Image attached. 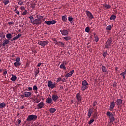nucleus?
Returning a JSON list of instances; mask_svg holds the SVG:
<instances>
[{
  "instance_id": "20e7f679",
  "label": "nucleus",
  "mask_w": 126,
  "mask_h": 126,
  "mask_svg": "<svg viewBox=\"0 0 126 126\" xmlns=\"http://www.w3.org/2000/svg\"><path fill=\"white\" fill-rule=\"evenodd\" d=\"M112 42H113L112 38L110 37L109 38H108L106 42L105 48H106V49H109V48H110V46L112 45Z\"/></svg>"
},
{
  "instance_id": "2eb2a0df",
  "label": "nucleus",
  "mask_w": 126,
  "mask_h": 126,
  "mask_svg": "<svg viewBox=\"0 0 126 126\" xmlns=\"http://www.w3.org/2000/svg\"><path fill=\"white\" fill-rule=\"evenodd\" d=\"M22 36V34H18L17 35H16L15 37H13V38L11 39V41L12 42L13 41H16V40H18L19 38H20Z\"/></svg>"
},
{
  "instance_id": "9b49d317",
  "label": "nucleus",
  "mask_w": 126,
  "mask_h": 126,
  "mask_svg": "<svg viewBox=\"0 0 126 126\" xmlns=\"http://www.w3.org/2000/svg\"><path fill=\"white\" fill-rule=\"evenodd\" d=\"M60 32L63 36H67L68 35V31L66 30H61Z\"/></svg>"
},
{
  "instance_id": "1a4fd4ad",
  "label": "nucleus",
  "mask_w": 126,
  "mask_h": 126,
  "mask_svg": "<svg viewBox=\"0 0 126 126\" xmlns=\"http://www.w3.org/2000/svg\"><path fill=\"white\" fill-rule=\"evenodd\" d=\"M44 23L47 25H53L54 24H56V23H57V21L56 20L45 21Z\"/></svg>"
},
{
  "instance_id": "f03ea898",
  "label": "nucleus",
  "mask_w": 126,
  "mask_h": 126,
  "mask_svg": "<svg viewBox=\"0 0 126 126\" xmlns=\"http://www.w3.org/2000/svg\"><path fill=\"white\" fill-rule=\"evenodd\" d=\"M106 115L108 117V119L110 120V124L113 123V122H115V119L113 113H111V112L108 111L106 113Z\"/></svg>"
},
{
  "instance_id": "680f3d73",
  "label": "nucleus",
  "mask_w": 126,
  "mask_h": 126,
  "mask_svg": "<svg viewBox=\"0 0 126 126\" xmlns=\"http://www.w3.org/2000/svg\"><path fill=\"white\" fill-rule=\"evenodd\" d=\"M52 40L54 42H55V43H57V42H58V41L57 40V39H56V38H53Z\"/></svg>"
},
{
  "instance_id": "338daca9",
  "label": "nucleus",
  "mask_w": 126,
  "mask_h": 126,
  "mask_svg": "<svg viewBox=\"0 0 126 126\" xmlns=\"http://www.w3.org/2000/svg\"><path fill=\"white\" fill-rule=\"evenodd\" d=\"M24 108V105H22V106H21V109L22 110H23Z\"/></svg>"
},
{
  "instance_id": "f3484780",
  "label": "nucleus",
  "mask_w": 126,
  "mask_h": 126,
  "mask_svg": "<svg viewBox=\"0 0 126 126\" xmlns=\"http://www.w3.org/2000/svg\"><path fill=\"white\" fill-rule=\"evenodd\" d=\"M52 99L54 102H57V100L59 99V96L57 94H52Z\"/></svg>"
},
{
  "instance_id": "603ef678",
  "label": "nucleus",
  "mask_w": 126,
  "mask_h": 126,
  "mask_svg": "<svg viewBox=\"0 0 126 126\" xmlns=\"http://www.w3.org/2000/svg\"><path fill=\"white\" fill-rule=\"evenodd\" d=\"M116 86H117V82L116 81H115L113 82V87H116Z\"/></svg>"
},
{
  "instance_id": "4c0bfd02",
  "label": "nucleus",
  "mask_w": 126,
  "mask_h": 126,
  "mask_svg": "<svg viewBox=\"0 0 126 126\" xmlns=\"http://www.w3.org/2000/svg\"><path fill=\"white\" fill-rule=\"evenodd\" d=\"M113 27V26H111V25H109V26H108L106 28V30H109V31H111V30H112V28Z\"/></svg>"
},
{
  "instance_id": "4468645a",
  "label": "nucleus",
  "mask_w": 126,
  "mask_h": 126,
  "mask_svg": "<svg viewBox=\"0 0 126 126\" xmlns=\"http://www.w3.org/2000/svg\"><path fill=\"white\" fill-rule=\"evenodd\" d=\"M73 73H74V70H72L71 71L69 72V73L66 74L65 77L66 78L71 77V76H72Z\"/></svg>"
},
{
  "instance_id": "aec40b11",
  "label": "nucleus",
  "mask_w": 126,
  "mask_h": 126,
  "mask_svg": "<svg viewBox=\"0 0 126 126\" xmlns=\"http://www.w3.org/2000/svg\"><path fill=\"white\" fill-rule=\"evenodd\" d=\"M44 106H45V103L43 102H41L37 104V109H42Z\"/></svg>"
},
{
  "instance_id": "9d476101",
  "label": "nucleus",
  "mask_w": 126,
  "mask_h": 126,
  "mask_svg": "<svg viewBox=\"0 0 126 126\" xmlns=\"http://www.w3.org/2000/svg\"><path fill=\"white\" fill-rule=\"evenodd\" d=\"M86 14L87 15L88 17H89V18L91 20L94 18V16H93V15H92V13L88 10L86 11Z\"/></svg>"
},
{
  "instance_id": "37998d69",
  "label": "nucleus",
  "mask_w": 126,
  "mask_h": 126,
  "mask_svg": "<svg viewBox=\"0 0 126 126\" xmlns=\"http://www.w3.org/2000/svg\"><path fill=\"white\" fill-rule=\"evenodd\" d=\"M34 101H35V103H40V102H41V99H38V98H35Z\"/></svg>"
},
{
  "instance_id": "4be33fe9",
  "label": "nucleus",
  "mask_w": 126,
  "mask_h": 126,
  "mask_svg": "<svg viewBox=\"0 0 126 126\" xmlns=\"http://www.w3.org/2000/svg\"><path fill=\"white\" fill-rule=\"evenodd\" d=\"M46 102L48 104H52V102H53V99H52V98H47L46 99Z\"/></svg>"
},
{
  "instance_id": "423d86ee",
  "label": "nucleus",
  "mask_w": 126,
  "mask_h": 126,
  "mask_svg": "<svg viewBox=\"0 0 126 126\" xmlns=\"http://www.w3.org/2000/svg\"><path fill=\"white\" fill-rule=\"evenodd\" d=\"M42 22H43L42 20L40 19H36L33 21L32 25H40L42 24Z\"/></svg>"
},
{
  "instance_id": "6e6552de",
  "label": "nucleus",
  "mask_w": 126,
  "mask_h": 126,
  "mask_svg": "<svg viewBox=\"0 0 126 126\" xmlns=\"http://www.w3.org/2000/svg\"><path fill=\"white\" fill-rule=\"evenodd\" d=\"M76 98L78 101L77 104H80V103H82V97H81V95H80V93L76 94Z\"/></svg>"
},
{
  "instance_id": "e433bc0d",
  "label": "nucleus",
  "mask_w": 126,
  "mask_h": 126,
  "mask_svg": "<svg viewBox=\"0 0 126 126\" xmlns=\"http://www.w3.org/2000/svg\"><path fill=\"white\" fill-rule=\"evenodd\" d=\"M29 19H30L31 23L32 24L33 22H34V17L32 16L29 17Z\"/></svg>"
},
{
  "instance_id": "412c9836",
  "label": "nucleus",
  "mask_w": 126,
  "mask_h": 126,
  "mask_svg": "<svg viewBox=\"0 0 126 126\" xmlns=\"http://www.w3.org/2000/svg\"><path fill=\"white\" fill-rule=\"evenodd\" d=\"M54 44L58 45V46H62V47H64V43L61 41H59L58 42H54Z\"/></svg>"
},
{
  "instance_id": "ddd939ff",
  "label": "nucleus",
  "mask_w": 126,
  "mask_h": 126,
  "mask_svg": "<svg viewBox=\"0 0 126 126\" xmlns=\"http://www.w3.org/2000/svg\"><path fill=\"white\" fill-rule=\"evenodd\" d=\"M115 101H112L110 103V105L109 106L110 111H113L114 110V108H115Z\"/></svg>"
},
{
  "instance_id": "774afa93",
  "label": "nucleus",
  "mask_w": 126,
  "mask_h": 126,
  "mask_svg": "<svg viewBox=\"0 0 126 126\" xmlns=\"http://www.w3.org/2000/svg\"><path fill=\"white\" fill-rule=\"evenodd\" d=\"M123 73H124V74H126V69H125V71L123 72Z\"/></svg>"
},
{
  "instance_id": "2f4dec72",
  "label": "nucleus",
  "mask_w": 126,
  "mask_h": 126,
  "mask_svg": "<svg viewBox=\"0 0 126 126\" xmlns=\"http://www.w3.org/2000/svg\"><path fill=\"white\" fill-rule=\"evenodd\" d=\"M60 68H62V69H63L64 70L65 69H66V67H65V65L63 64V63H61V64L60 65Z\"/></svg>"
},
{
  "instance_id": "393cba45",
  "label": "nucleus",
  "mask_w": 126,
  "mask_h": 126,
  "mask_svg": "<svg viewBox=\"0 0 126 126\" xmlns=\"http://www.w3.org/2000/svg\"><path fill=\"white\" fill-rule=\"evenodd\" d=\"M103 6H104V8H105L106 9H110V8H111V7H112V6L111 5L107 4H104Z\"/></svg>"
},
{
  "instance_id": "49530a36",
  "label": "nucleus",
  "mask_w": 126,
  "mask_h": 126,
  "mask_svg": "<svg viewBox=\"0 0 126 126\" xmlns=\"http://www.w3.org/2000/svg\"><path fill=\"white\" fill-rule=\"evenodd\" d=\"M125 73H124V72H122V73H121L120 74V75H121V76H123V79H126V76H125Z\"/></svg>"
},
{
  "instance_id": "f704fd0d",
  "label": "nucleus",
  "mask_w": 126,
  "mask_h": 126,
  "mask_svg": "<svg viewBox=\"0 0 126 126\" xmlns=\"http://www.w3.org/2000/svg\"><path fill=\"white\" fill-rule=\"evenodd\" d=\"M0 37L1 39H4L5 38V35L3 34V32H0Z\"/></svg>"
},
{
  "instance_id": "a18cd8bd",
  "label": "nucleus",
  "mask_w": 126,
  "mask_h": 126,
  "mask_svg": "<svg viewBox=\"0 0 126 126\" xmlns=\"http://www.w3.org/2000/svg\"><path fill=\"white\" fill-rule=\"evenodd\" d=\"M16 62V63H20L19 62H20V58L19 57H17Z\"/></svg>"
},
{
  "instance_id": "8fccbe9b",
  "label": "nucleus",
  "mask_w": 126,
  "mask_h": 126,
  "mask_svg": "<svg viewBox=\"0 0 126 126\" xmlns=\"http://www.w3.org/2000/svg\"><path fill=\"white\" fill-rule=\"evenodd\" d=\"M92 123H94V119H92L90 121H89L88 124L89 125H91Z\"/></svg>"
},
{
  "instance_id": "6ab92c4d",
  "label": "nucleus",
  "mask_w": 126,
  "mask_h": 126,
  "mask_svg": "<svg viewBox=\"0 0 126 126\" xmlns=\"http://www.w3.org/2000/svg\"><path fill=\"white\" fill-rule=\"evenodd\" d=\"M122 104H123V99H117L116 100V105L119 107Z\"/></svg>"
},
{
  "instance_id": "7c9ffc66",
  "label": "nucleus",
  "mask_w": 126,
  "mask_h": 126,
  "mask_svg": "<svg viewBox=\"0 0 126 126\" xmlns=\"http://www.w3.org/2000/svg\"><path fill=\"white\" fill-rule=\"evenodd\" d=\"M21 65V63L20 62H15L14 63V65L15 66V67H18L19 65Z\"/></svg>"
},
{
  "instance_id": "c9c22d12",
  "label": "nucleus",
  "mask_w": 126,
  "mask_h": 126,
  "mask_svg": "<svg viewBox=\"0 0 126 126\" xmlns=\"http://www.w3.org/2000/svg\"><path fill=\"white\" fill-rule=\"evenodd\" d=\"M116 18H117V16L115 15H112L110 17V20H115V19H116Z\"/></svg>"
},
{
  "instance_id": "4d7b16f0",
  "label": "nucleus",
  "mask_w": 126,
  "mask_h": 126,
  "mask_svg": "<svg viewBox=\"0 0 126 126\" xmlns=\"http://www.w3.org/2000/svg\"><path fill=\"white\" fill-rule=\"evenodd\" d=\"M3 75H6L7 74V71H5L3 73Z\"/></svg>"
},
{
  "instance_id": "09e8293b",
  "label": "nucleus",
  "mask_w": 126,
  "mask_h": 126,
  "mask_svg": "<svg viewBox=\"0 0 126 126\" xmlns=\"http://www.w3.org/2000/svg\"><path fill=\"white\" fill-rule=\"evenodd\" d=\"M18 4H19V5H22V4H23V1L20 0L18 2Z\"/></svg>"
},
{
  "instance_id": "a19ab883",
  "label": "nucleus",
  "mask_w": 126,
  "mask_h": 126,
  "mask_svg": "<svg viewBox=\"0 0 126 126\" xmlns=\"http://www.w3.org/2000/svg\"><path fill=\"white\" fill-rule=\"evenodd\" d=\"M102 56L104 58H106V56H108V52L107 51L103 52Z\"/></svg>"
},
{
  "instance_id": "7ed1b4c3",
  "label": "nucleus",
  "mask_w": 126,
  "mask_h": 126,
  "mask_svg": "<svg viewBox=\"0 0 126 126\" xmlns=\"http://www.w3.org/2000/svg\"><path fill=\"white\" fill-rule=\"evenodd\" d=\"M37 118L38 116H37V115H30L28 116L27 118V122H31L32 121L34 122V121H36Z\"/></svg>"
},
{
  "instance_id": "e2e57ef3",
  "label": "nucleus",
  "mask_w": 126,
  "mask_h": 126,
  "mask_svg": "<svg viewBox=\"0 0 126 126\" xmlns=\"http://www.w3.org/2000/svg\"><path fill=\"white\" fill-rule=\"evenodd\" d=\"M21 97L22 98V99H24V98L25 97L24 94H23L21 95Z\"/></svg>"
},
{
  "instance_id": "dca6fc26",
  "label": "nucleus",
  "mask_w": 126,
  "mask_h": 126,
  "mask_svg": "<svg viewBox=\"0 0 126 126\" xmlns=\"http://www.w3.org/2000/svg\"><path fill=\"white\" fill-rule=\"evenodd\" d=\"M7 44H9V39L5 38V40L3 41L2 46V47H5V45H7Z\"/></svg>"
},
{
  "instance_id": "5fc2aeb1",
  "label": "nucleus",
  "mask_w": 126,
  "mask_h": 126,
  "mask_svg": "<svg viewBox=\"0 0 126 126\" xmlns=\"http://www.w3.org/2000/svg\"><path fill=\"white\" fill-rule=\"evenodd\" d=\"M61 80H62V78H60V77H59V78H57V80L56 82H60V81H61Z\"/></svg>"
},
{
  "instance_id": "c756f323",
  "label": "nucleus",
  "mask_w": 126,
  "mask_h": 126,
  "mask_svg": "<svg viewBox=\"0 0 126 126\" xmlns=\"http://www.w3.org/2000/svg\"><path fill=\"white\" fill-rule=\"evenodd\" d=\"M68 20L70 23H72L74 21V19L72 16H69L68 17Z\"/></svg>"
},
{
  "instance_id": "864d4df0",
  "label": "nucleus",
  "mask_w": 126,
  "mask_h": 126,
  "mask_svg": "<svg viewBox=\"0 0 126 126\" xmlns=\"http://www.w3.org/2000/svg\"><path fill=\"white\" fill-rule=\"evenodd\" d=\"M27 14V10H25L22 13V15H26Z\"/></svg>"
},
{
  "instance_id": "79ce46f5",
  "label": "nucleus",
  "mask_w": 126,
  "mask_h": 126,
  "mask_svg": "<svg viewBox=\"0 0 126 126\" xmlns=\"http://www.w3.org/2000/svg\"><path fill=\"white\" fill-rule=\"evenodd\" d=\"M39 73H40V68H38V69H36L35 70L34 73H35L36 74H39Z\"/></svg>"
},
{
  "instance_id": "473e14b6",
  "label": "nucleus",
  "mask_w": 126,
  "mask_h": 126,
  "mask_svg": "<svg viewBox=\"0 0 126 126\" xmlns=\"http://www.w3.org/2000/svg\"><path fill=\"white\" fill-rule=\"evenodd\" d=\"M63 39H64L65 41H69L71 39L70 36H64L63 37Z\"/></svg>"
},
{
  "instance_id": "13d9d810",
  "label": "nucleus",
  "mask_w": 126,
  "mask_h": 126,
  "mask_svg": "<svg viewBox=\"0 0 126 126\" xmlns=\"http://www.w3.org/2000/svg\"><path fill=\"white\" fill-rule=\"evenodd\" d=\"M42 65V63H38V64L37 65V66H38V67H39V66H41V65Z\"/></svg>"
},
{
  "instance_id": "052dcab7",
  "label": "nucleus",
  "mask_w": 126,
  "mask_h": 126,
  "mask_svg": "<svg viewBox=\"0 0 126 126\" xmlns=\"http://www.w3.org/2000/svg\"><path fill=\"white\" fill-rule=\"evenodd\" d=\"M20 8L21 10H24V9H25V7H24V6H22Z\"/></svg>"
},
{
  "instance_id": "58836bf2",
  "label": "nucleus",
  "mask_w": 126,
  "mask_h": 126,
  "mask_svg": "<svg viewBox=\"0 0 126 126\" xmlns=\"http://www.w3.org/2000/svg\"><path fill=\"white\" fill-rule=\"evenodd\" d=\"M85 32H87V33H89V32L90 31V28L89 27H87L85 28Z\"/></svg>"
},
{
  "instance_id": "cd10ccee",
  "label": "nucleus",
  "mask_w": 126,
  "mask_h": 126,
  "mask_svg": "<svg viewBox=\"0 0 126 126\" xmlns=\"http://www.w3.org/2000/svg\"><path fill=\"white\" fill-rule=\"evenodd\" d=\"M56 108H51L50 109H49V112L50 113V114H54V113H55V112H56Z\"/></svg>"
},
{
  "instance_id": "b1692460",
  "label": "nucleus",
  "mask_w": 126,
  "mask_h": 126,
  "mask_svg": "<svg viewBox=\"0 0 126 126\" xmlns=\"http://www.w3.org/2000/svg\"><path fill=\"white\" fill-rule=\"evenodd\" d=\"M17 79V77H16V75L12 74V77L11 78V80H12L13 82L15 81Z\"/></svg>"
},
{
  "instance_id": "de8ad7c7",
  "label": "nucleus",
  "mask_w": 126,
  "mask_h": 126,
  "mask_svg": "<svg viewBox=\"0 0 126 126\" xmlns=\"http://www.w3.org/2000/svg\"><path fill=\"white\" fill-rule=\"evenodd\" d=\"M14 12H15V13H16L17 14H18V15H19V13H20L19 12V11L17 10V9H16V8H15V9L14 10Z\"/></svg>"
},
{
  "instance_id": "39448f33",
  "label": "nucleus",
  "mask_w": 126,
  "mask_h": 126,
  "mask_svg": "<svg viewBox=\"0 0 126 126\" xmlns=\"http://www.w3.org/2000/svg\"><path fill=\"white\" fill-rule=\"evenodd\" d=\"M38 44L40 46H42V47L44 48L45 46H47V45H48V44H49V41H48V40H45V41L39 40L38 41Z\"/></svg>"
},
{
  "instance_id": "72a5a7b5",
  "label": "nucleus",
  "mask_w": 126,
  "mask_h": 126,
  "mask_svg": "<svg viewBox=\"0 0 126 126\" xmlns=\"http://www.w3.org/2000/svg\"><path fill=\"white\" fill-rule=\"evenodd\" d=\"M2 1L5 5H6V4H8V3H9V0H2Z\"/></svg>"
},
{
  "instance_id": "c03bdc74",
  "label": "nucleus",
  "mask_w": 126,
  "mask_h": 126,
  "mask_svg": "<svg viewBox=\"0 0 126 126\" xmlns=\"http://www.w3.org/2000/svg\"><path fill=\"white\" fill-rule=\"evenodd\" d=\"M33 90H35V91H38V87H37V86L34 85L32 88Z\"/></svg>"
},
{
  "instance_id": "f8f14e48",
  "label": "nucleus",
  "mask_w": 126,
  "mask_h": 126,
  "mask_svg": "<svg viewBox=\"0 0 126 126\" xmlns=\"http://www.w3.org/2000/svg\"><path fill=\"white\" fill-rule=\"evenodd\" d=\"M93 110H94V108H90L88 110V119H89L91 117V115H92V113H93Z\"/></svg>"
},
{
  "instance_id": "a211bd4d",
  "label": "nucleus",
  "mask_w": 126,
  "mask_h": 126,
  "mask_svg": "<svg viewBox=\"0 0 126 126\" xmlns=\"http://www.w3.org/2000/svg\"><path fill=\"white\" fill-rule=\"evenodd\" d=\"M24 94L25 95V97L28 98V97H31V96L32 95V93L25 92L24 93Z\"/></svg>"
},
{
  "instance_id": "5701e85b",
  "label": "nucleus",
  "mask_w": 126,
  "mask_h": 126,
  "mask_svg": "<svg viewBox=\"0 0 126 126\" xmlns=\"http://www.w3.org/2000/svg\"><path fill=\"white\" fill-rule=\"evenodd\" d=\"M6 104L4 102H1L0 103V109H3L5 108Z\"/></svg>"
},
{
  "instance_id": "3c124183",
  "label": "nucleus",
  "mask_w": 126,
  "mask_h": 126,
  "mask_svg": "<svg viewBox=\"0 0 126 126\" xmlns=\"http://www.w3.org/2000/svg\"><path fill=\"white\" fill-rule=\"evenodd\" d=\"M98 105V103L97 101H94L93 102V107H95V106H97Z\"/></svg>"
},
{
  "instance_id": "0e129e2a",
  "label": "nucleus",
  "mask_w": 126,
  "mask_h": 126,
  "mask_svg": "<svg viewBox=\"0 0 126 126\" xmlns=\"http://www.w3.org/2000/svg\"><path fill=\"white\" fill-rule=\"evenodd\" d=\"M28 89H29V91H32V87H29Z\"/></svg>"
},
{
  "instance_id": "6e6d98bb",
  "label": "nucleus",
  "mask_w": 126,
  "mask_h": 126,
  "mask_svg": "<svg viewBox=\"0 0 126 126\" xmlns=\"http://www.w3.org/2000/svg\"><path fill=\"white\" fill-rule=\"evenodd\" d=\"M37 19H40V20H42V19H43V16H39Z\"/></svg>"
},
{
  "instance_id": "bf43d9fd",
  "label": "nucleus",
  "mask_w": 126,
  "mask_h": 126,
  "mask_svg": "<svg viewBox=\"0 0 126 126\" xmlns=\"http://www.w3.org/2000/svg\"><path fill=\"white\" fill-rule=\"evenodd\" d=\"M8 25H12L13 24V22H9L8 23Z\"/></svg>"
},
{
  "instance_id": "bb28decb",
  "label": "nucleus",
  "mask_w": 126,
  "mask_h": 126,
  "mask_svg": "<svg viewBox=\"0 0 126 126\" xmlns=\"http://www.w3.org/2000/svg\"><path fill=\"white\" fill-rule=\"evenodd\" d=\"M6 37L8 40H10L12 38V34L11 33H7L6 34Z\"/></svg>"
},
{
  "instance_id": "c85d7f7f",
  "label": "nucleus",
  "mask_w": 126,
  "mask_h": 126,
  "mask_svg": "<svg viewBox=\"0 0 126 126\" xmlns=\"http://www.w3.org/2000/svg\"><path fill=\"white\" fill-rule=\"evenodd\" d=\"M101 70L102 72H107V70H108V69L106 67V66L103 65L101 67Z\"/></svg>"
},
{
  "instance_id": "0eeeda50",
  "label": "nucleus",
  "mask_w": 126,
  "mask_h": 126,
  "mask_svg": "<svg viewBox=\"0 0 126 126\" xmlns=\"http://www.w3.org/2000/svg\"><path fill=\"white\" fill-rule=\"evenodd\" d=\"M47 86L49 87V88H51V89H54V88H56V83H53L52 81H48Z\"/></svg>"
},
{
  "instance_id": "a878e982",
  "label": "nucleus",
  "mask_w": 126,
  "mask_h": 126,
  "mask_svg": "<svg viewBox=\"0 0 126 126\" xmlns=\"http://www.w3.org/2000/svg\"><path fill=\"white\" fill-rule=\"evenodd\" d=\"M66 17V15H64L62 16V20L63 22H67V18Z\"/></svg>"
},
{
  "instance_id": "69168bd1",
  "label": "nucleus",
  "mask_w": 126,
  "mask_h": 126,
  "mask_svg": "<svg viewBox=\"0 0 126 126\" xmlns=\"http://www.w3.org/2000/svg\"><path fill=\"white\" fill-rule=\"evenodd\" d=\"M35 4L32 5V8H35Z\"/></svg>"
},
{
  "instance_id": "f257e3e1",
  "label": "nucleus",
  "mask_w": 126,
  "mask_h": 126,
  "mask_svg": "<svg viewBox=\"0 0 126 126\" xmlns=\"http://www.w3.org/2000/svg\"><path fill=\"white\" fill-rule=\"evenodd\" d=\"M89 87V84L87 83V80H84L82 83V86L81 87V90L82 91H85L86 89H88V87Z\"/></svg>"
},
{
  "instance_id": "ea45409f",
  "label": "nucleus",
  "mask_w": 126,
  "mask_h": 126,
  "mask_svg": "<svg viewBox=\"0 0 126 126\" xmlns=\"http://www.w3.org/2000/svg\"><path fill=\"white\" fill-rule=\"evenodd\" d=\"M94 41L95 42H96V43H97V42L99 41V37H98L97 35L94 36Z\"/></svg>"
}]
</instances>
